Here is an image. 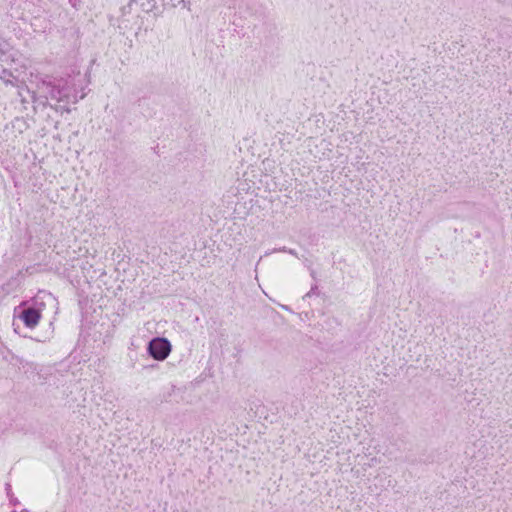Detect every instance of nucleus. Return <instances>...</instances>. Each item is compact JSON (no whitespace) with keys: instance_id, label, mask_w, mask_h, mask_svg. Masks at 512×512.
Segmentation results:
<instances>
[{"instance_id":"9","label":"nucleus","mask_w":512,"mask_h":512,"mask_svg":"<svg viewBox=\"0 0 512 512\" xmlns=\"http://www.w3.org/2000/svg\"><path fill=\"white\" fill-rule=\"evenodd\" d=\"M12 512H19V510H13Z\"/></svg>"},{"instance_id":"6","label":"nucleus","mask_w":512,"mask_h":512,"mask_svg":"<svg viewBox=\"0 0 512 512\" xmlns=\"http://www.w3.org/2000/svg\"><path fill=\"white\" fill-rule=\"evenodd\" d=\"M287 252H289L292 255H296V252L294 250H288Z\"/></svg>"},{"instance_id":"8","label":"nucleus","mask_w":512,"mask_h":512,"mask_svg":"<svg viewBox=\"0 0 512 512\" xmlns=\"http://www.w3.org/2000/svg\"><path fill=\"white\" fill-rule=\"evenodd\" d=\"M12 512H19V510H13Z\"/></svg>"},{"instance_id":"3","label":"nucleus","mask_w":512,"mask_h":512,"mask_svg":"<svg viewBox=\"0 0 512 512\" xmlns=\"http://www.w3.org/2000/svg\"><path fill=\"white\" fill-rule=\"evenodd\" d=\"M19 317L28 328H34L38 325L41 315L34 308L28 306Z\"/></svg>"},{"instance_id":"2","label":"nucleus","mask_w":512,"mask_h":512,"mask_svg":"<svg viewBox=\"0 0 512 512\" xmlns=\"http://www.w3.org/2000/svg\"><path fill=\"white\" fill-rule=\"evenodd\" d=\"M48 305L55 306L56 299L50 292L47 291H39L29 304V306L34 308V310H36L40 315Z\"/></svg>"},{"instance_id":"5","label":"nucleus","mask_w":512,"mask_h":512,"mask_svg":"<svg viewBox=\"0 0 512 512\" xmlns=\"http://www.w3.org/2000/svg\"><path fill=\"white\" fill-rule=\"evenodd\" d=\"M6 491H7V494L9 495V497L11 496L10 495V491H11V486L10 484H6Z\"/></svg>"},{"instance_id":"1","label":"nucleus","mask_w":512,"mask_h":512,"mask_svg":"<svg viewBox=\"0 0 512 512\" xmlns=\"http://www.w3.org/2000/svg\"><path fill=\"white\" fill-rule=\"evenodd\" d=\"M171 343L163 337L153 338L148 344V353L157 361H164L171 352Z\"/></svg>"},{"instance_id":"4","label":"nucleus","mask_w":512,"mask_h":512,"mask_svg":"<svg viewBox=\"0 0 512 512\" xmlns=\"http://www.w3.org/2000/svg\"><path fill=\"white\" fill-rule=\"evenodd\" d=\"M9 499H10V504H11V505L16 506V505H18V504H19L18 499H17V498H15L13 495H11V496L9 497Z\"/></svg>"},{"instance_id":"7","label":"nucleus","mask_w":512,"mask_h":512,"mask_svg":"<svg viewBox=\"0 0 512 512\" xmlns=\"http://www.w3.org/2000/svg\"><path fill=\"white\" fill-rule=\"evenodd\" d=\"M20 512H28V510H26V509H22Z\"/></svg>"}]
</instances>
